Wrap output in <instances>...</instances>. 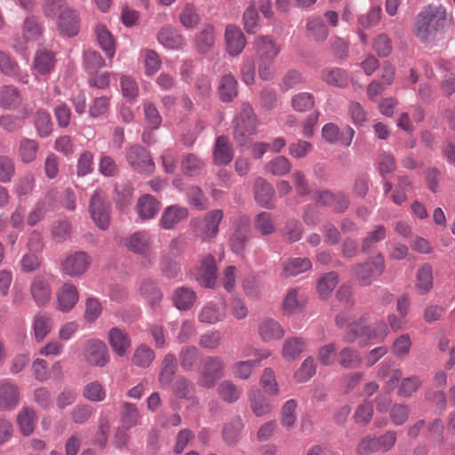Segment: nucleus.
Segmentation results:
<instances>
[{
    "label": "nucleus",
    "mask_w": 455,
    "mask_h": 455,
    "mask_svg": "<svg viewBox=\"0 0 455 455\" xmlns=\"http://www.w3.org/2000/svg\"><path fill=\"white\" fill-rule=\"evenodd\" d=\"M446 20V10L442 4L426 5L417 15L414 34L420 41L427 42L443 28Z\"/></svg>",
    "instance_id": "f257e3e1"
},
{
    "label": "nucleus",
    "mask_w": 455,
    "mask_h": 455,
    "mask_svg": "<svg viewBox=\"0 0 455 455\" xmlns=\"http://www.w3.org/2000/svg\"><path fill=\"white\" fill-rule=\"evenodd\" d=\"M258 124L259 120L252 107L247 102L243 103L240 113L232 122L233 137L238 147L248 144L250 137L257 133Z\"/></svg>",
    "instance_id": "f03ea898"
},
{
    "label": "nucleus",
    "mask_w": 455,
    "mask_h": 455,
    "mask_svg": "<svg viewBox=\"0 0 455 455\" xmlns=\"http://www.w3.org/2000/svg\"><path fill=\"white\" fill-rule=\"evenodd\" d=\"M225 371L226 363L221 357L208 355L203 361L197 382L203 387L212 388L225 376Z\"/></svg>",
    "instance_id": "7ed1b4c3"
},
{
    "label": "nucleus",
    "mask_w": 455,
    "mask_h": 455,
    "mask_svg": "<svg viewBox=\"0 0 455 455\" xmlns=\"http://www.w3.org/2000/svg\"><path fill=\"white\" fill-rule=\"evenodd\" d=\"M111 206L102 190L97 189L90 198L89 212L95 225L101 230L108 228Z\"/></svg>",
    "instance_id": "20e7f679"
},
{
    "label": "nucleus",
    "mask_w": 455,
    "mask_h": 455,
    "mask_svg": "<svg viewBox=\"0 0 455 455\" xmlns=\"http://www.w3.org/2000/svg\"><path fill=\"white\" fill-rule=\"evenodd\" d=\"M385 270V260L381 254L370 258L363 264L354 267L355 275L361 285H370Z\"/></svg>",
    "instance_id": "39448f33"
},
{
    "label": "nucleus",
    "mask_w": 455,
    "mask_h": 455,
    "mask_svg": "<svg viewBox=\"0 0 455 455\" xmlns=\"http://www.w3.org/2000/svg\"><path fill=\"white\" fill-rule=\"evenodd\" d=\"M129 165L141 174H151L155 171V163L149 152L139 144L130 146L125 153Z\"/></svg>",
    "instance_id": "423d86ee"
},
{
    "label": "nucleus",
    "mask_w": 455,
    "mask_h": 455,
    "mask_svg": "<svg viewBox=\"0 0 455 455\" xmlns=\"http://www.w3.org/2000/svg\"><path fill=\"white\" fill-rule=\"evenodd\" d=\"M152 239L150 235L146 231H139L130 235L126 241L127 249L136 254L142 255L147 261L145 266L150 265L155 259V256L150 251Z\"/></svg>",
    "instance_id": "0eeeda50"
},
{
    "label": "nucleus",
    "mask_w": 455,
    "mask_h": 455,
    "mask_svg": "<svg viewBox=\"0 0 455 455\" xmlns=\"http://www.w3.org/2000/svg\"><path fill=\"white\" fill-rule=\"evenodd\" d=\"M92 263V259L84 251H76L68 255L61 261V271L70 277L80 276L86 272Z\"/></svg>",
    "instance_id": "6e6552de"
},
{
    "label": "nucleus",
    "mask_w": 455,
    "mask_h": 455,
    "mask_svg": "<svg viewBox=\"0 0 455 455\" xmlns=\"http://www.w3.org/2000/svg\"><path fill=\"white\" fill-rule=\"evenodd\" d=\"M251 225L247 218L238 220L234 227V231L229 237L231 251L236 255H242L245 251L247 242L250 239Z\"/></svg>",
    "instance_id": "1a4fd4ad"
},
{
    "label": "nucleus",
    "mask_w": 455,
    "mask_h": 455,
    "mask_svg": "<svg viewBox=\"0 0 455 455\" xmlns=\"http://www.w3.org/2000/svg\"><path fill=\"white\" fill-rule=\"evenodd\" d=\"M252 47L258 60H275L281 52V45L270 36H257Z\"/></svg>",
    "instance_id": "9d476101"
},
{
    "label": "nucleus",
    "mask_w": 455,
    "mask_h": 455,
    "mask_svg": "<svg viewBox=\"0 0 455 455\" xmlns=\"http://www.w3.org/2000/svg\"><path fill=\"white\" fill-rule=\"evenodd\" d=\"M50 276L47 275H36L30 283V294L38 307L46 306L52 299Z\"/></svg>",
    "instance_id": "9b49d317"
},
{
    "label": "nucleus",
    "mask_w": 455,
    "mask_h": 455,
    "mask_svg": "<svg viewBox=\"0 0 455 455\" xmlns=\"http://www.w3.org/2000/svg\"><path fill=\"white\" fill-rule=\"evenodd\" d=\"M224 40L227 52L233 57L240 55L246 46V38L240 28L234 24L226 26Z\"/></svg>",
    "instance_id": "f8f14e48"
},
{
    "label": "nucleus",
    "mask_w": 455,
    "mask_h": 455,
    "mask_svg": "<svg viewBox=\"0 0 455 455\" xmlns=\"http://www.w3.org/2000/svg\"><path fill=\"white\" fill-rule=\"evenodd\" d=\"M84 355L87 362L97 367H103L109 362L106 344L99 339H91L85 345Z\"/></svg>",
    "instance_id": "ddd939ff"
},
{
    "label": "nucleus",
    "mask_w": 455,
    "mask_h": 455,
    "mask_svg": "<svg viewBox=\"0 0 455 455\" xmlns=\"http://www.w3.org/2000/svg\"><path fill=\"white\" fill-rule=\"evenodd\" d=\"M284 333V329L280 323L272 317H263L259 321L258 334L265 343L279 340Z\"/></svg>",
    "instance_id": "4468645a"
},
{
    "label": "nucleus",
    "mask_w": 455,
    "mask_h": 455,
    "mask_svg": "<svg viewBox=\"0 0 455 455\" xmlns=\"http://www.w3.org/2000/svg\"><path fill=\"white\" fill-rule=\"evenodd\" d=\"M354 135V129L348 125L340 132L336 124L328 123L322 129L323 138L330 144L339 142L343 146L347 147L352 143Z\"/></svg>",
    "instance_id": "2eb2a0df"
},
{
    "label": "nucleus",
    "mask_w": 455,
    "mask_h": 455,
    "mask_svg": "<svg viewBox=\"0 0 455 455\" xmlns=\"http://www.w3.org/2000/svg\"><path fill=\"white\" fill-rule=\"evenodd\" d=\"M188 217V208L180 204H172L164 208L159 220L162 228L171 230Z\"/></svg>",
    "instance_id": "dca6fc26"
},
{
    "label": "nucleus",
    "mask_w": 455,
    "mask_h": 455,
    "mask_svg": "<svg viewBox=\"0 0 455 455\" xmlns=\"http://www.w3.org/2000/svg\"><path fill=\"white\" fill-rule=\"evenodd\" d=\"M197 281L202 286L207 288L215 287L217 283V266L215 258L212 254L203 258Z\"/></svg>",
    "instance_id": "f3484780"
},
{
    "label": "nucleus",
    "mask_w": 455,
    "mask_h": 455,
    "mask_svg": "<svg viewBox=\"0 0 455 455\" xmlns=\"http://www.w3.org/2000/svg\"><path fill=\"white\" fill-rule=\"evenodd\" d=\"M226 317V305L213 301L205 304L198 313V321L206 324H215Z\"/></svg>",
    "instance_id": "a211bd4d"
},
{
    "label": "nucleus",
    "mask_w": 455,
    "mask_h": 455,
    "mask_svg": "<svg viewBox=\"0 0 455 455\" xmlns=\"http://www.w3.org/2000/svg\"><path fill=\"white\" fill-rule=\"evenodd\" d=\"M173 395L179 399H185L190 403V406H197L198 398L195 395V387L192 381L185 376L179 375L172 386Z\"/></svg>",
    "instance_id": "6ab92c4d"
},
{
    "label": "nucleus",
    "mask_w": 455,
    "mask_h": 455,
    "mask_svg": "<svg viewBox=\"0 0 455 455\" xmlns=\"http://www.w3.org/2000/svg\"><path fill=\"white\" fill-rule=\"evenodd\" d=\"M215 27L211 23H205L195 35L194 44L200 53L209 52L215 45Z\"/></svg>",
    "instance_id": "aec40b11"
},
{
    "label": "nucleus",
    "mask_w": 455,
    "mask_h": 455,
    "mask_svg": "<svg viewBox=\"0 0 455 455\" xmlns=\"http://www.w3.org/2000/svg\"><path fill=\"white\" fill-rule=\"evenodd\" d=\"M57 25L63 35L75 36L79 32V16L70 8L64 9L58 17Z\"/></svg>",
    "instance_id": "412c9836"
},
{
    "label": "nucleus",
    "mask_w": 455,
    "mask_h": 455,
    "mask_svg": "<svg viewBox=\"0 0 455 455\" xmlns=\"http://www.w3.org/2000/svg\"><path fill=\"white\" fill-rule=\"evenodd\" d=\"M275 189L266 180L259 177L254 184V197L256 202L266 209L274 208Z\"/></svg>",
    "instance_id": "4be33fe9"
},
{
    "label": "nucleus",
    "mask_w": 455,
    "mask_h": 455,
    "mask_svg": "<svg viewBox=\"0 0 455 455\" xmlns=\"http://www.w3.org/2000/svg\"><path fill=\"white\" fill-rule=\"evenodd\" d=\"M79 295L75 285L65 283L57 291L58 308L62 312H69L78 302Z\"/></svg>",
    "instance_id": "5701e85b"
},
{
    "label": "nucleus",
    "mask_w": 455,
    "mask_h": 455,
    "mask_svg": "<svg viewBox=\"0 0 455 455\" xmlns=\"http://www.w3.org/2000/svg\"><path fill=\"white\" fill-rule=\"evenodd\" d=\"M234 157V150L229 140L226 136L216 139L213 148V163L217 165H228Z\"/></svg>",
    "instance_id": "b1692460"
},
{
    "label": "nucleus",
    "mask_w": 455,
    "mask_h": 455,
    "mask_svg": "<svg viewBox=\"0 0 455 455\" xmlns=\"http://www.w3.org/2000/svg\"><path fill=\"white\" fill-rule=\"evenodd\" d=\"M139 292L151 307L158 305L163 299L161 290L150 278H142L140 281Z\"/></svg>",
    "instance_id": "393cba45"
},
{
    "label": "nucleus",
    "mask_w": 455,
    "mask_h": 455,
    "mask_svg": "<svg viewBox=\"0 0 455 455\" xmlns=\"http://www.w3.org/2000/svg\"><path fill=\"white\" fill-rule=\"evenodd\" d=\"M94 34L101 50L107 58L112 59L116 54V43L110 31L102 24H98L94 28Z\"/></svg>",
    "instance_id": "a878e982"
},
{
    "label": "nucleus",
    "mask_w": 455,
    "mask_h": 455,
    "mask_svg": "<svg viewBox=\"0 0 455 455\" xmlns=\"http://www.w3.org/2000/svg\"><path fill=\"white\" fill-rule=\"evenodd\" d=\"M159 208V202L153 196L148 194L140 197L136 204V212L143 220L155 218Z\"/></svg>",
    "instance_id": "bb28decb"
},
{
    "label": "nucleus",
    "mask_w": 455,
    "mask_h": 455,
    "mask_svg": "<svg viewBox=\"0 0 455 455\" xmlns=\"http://www.w3.org/2000/svg\"><path fill=\"white\" fill-rule=\"evenodd\" d=\"M224 217V212L220 209H215L208 212L204 218V228L202 236L204 239L214 238L219 233V226Z\"/></svg>",
    "instance_id": "cd10ccee"
},
{
    "label": "nucleus",
    "mask_w": 455,
    "mask_h": 455,
    "mask_svg": "<svg viewBox=\"0 0 455 455\" xmlns=\"http://www.w3.org/2000/svg\"><path fill=\"white\" fill-rule=\"evenodd\" d=\"M108 338L111 348L119 356L124 355L131 347L129 337L119 328H112Z\"/></svg>",
    "instance_id": "c85d7f7f"
},
{
    "label": "nucleus",
    "mask_w": 455,
    "mask_h": 455,
    "mask_svg": "<svg viewBox=\"0 0 455 455\" xmlns=\"http://www.w3.org/2000/svg\"><path fill=\"white\" fill-rule=\"evenodd\" d=\"M20 398L17 385L4 380L0 382V406L5 409H12Z\"/></svg>",
    "instance_id": "c756f323"
},
{
    "label": "nucleus",
    "mask_w": 455,
    "mask_h": 455,
    "mask_svg": "<svg viewBox=\"0 0 455 455\" xmlns=\"http://www.w3.org/2000/svg\"><path fill=\"white\" fill-rule=\"evenodd\" d=\"M157 39L164 47L171 50H179L184 45L182 35L171 28H163L158 33Z\"/></svg>",
    "instance_id": "7c9ffc66"
},
{
    "label": "nucleus",
    "mask_w": 455,
    "mask_h": 455,
    "mask_svg": "<svg viewBox=\"0 0 455 455\" xmlns=\"http://www.w3.org/2000/svg\"><path fill=\"white\" fill-rule=\"evenodd\" d=\"M37 422V415L34 409L23 408L17 415V424L23 435H29L33 433Z\"/></svg>",
    "instance_id": "2f4dec72"
},
{
    "label": "nucleus",
    "mask_w": 455,
    "mask_h": 455,
    "mask_svg": "<svg viewBox=\"0 0 455 455\" xmlns=\"http://www.w3.org/2000/svg\"><path fill=\"white\" fill-rule=\"evenodd\" d=\"M52 318L46 312H39L33 318V331L37 341H42L51 331Z\"/></svg>",
    "instance_id": "473e14b6"
},
{
    "label": "nucleus",
    "mask_w": 455,
    "mask_h": 455,
    "mask_svg": "<svg viewBox=\"0 0 455 455\" xmlns=\"http://www.w3.org/2000/svg\"><path fill=\"white\" fill-rule=\"evenodd\" d=\"M220 98L223 102H230L237 96V81L231 74L224 75L219 85Z\"/></svg>",
    "instance_id": "72a5a7b5"
},
{
    "label": "nucleus",
    "mask_w": 455,
    "mask_h": 455,
    "mask_svg": "<svg viewBox=\"0 0 455 455\" xmlns=\"http://www.w3.org/2000/svg\"><path fill=\"white\" fill-rule=\"evenodd\" d=\"M307 343L300 337H291L283 341L282 355L286 360L296 359L306 348Z\"/></svg>",
    "instance_id": "f704fd0d"
},
{
    "label": "nucleus",
    "mask_w": 455,
    "mask_h": 455,
    "mask_svg": "<svg viewBox=\"0 0 455 455\" xmlns=\"http://www.w3.org/2000/svg\"><path fill=\"white\" fill-rule=\"evenodd\" d=\"M251 408L257 417H262L269 413L272 406L269 401L259 389H251L249 394Z\"/></svg>",
    "instance_id": "c9c22d12"
},
{
    "label": "nucleus",
    "mask_w": 455,
    "mask_h": 455,
    "mask_svg": "<svg viewBox=\"0 0 455 455\" xmlns=\"http://www.w3.org/2000/svg\"><path fill=\"white\" fill-rule=\"evenodd\" d=\"M34 125L36 133L41 138L49 137L53 130V124L50 114L44 109H38L34 116Z\"/></svg>",
    "instance_id": "e433bc0d"
},
{
    "label": "nucleus",
    "mask_w": 455,
    "mask_h": 455,
    "mask_svg": "<svg viewBox=\"0 0 455 455\" xmlns=\"http://www.w3.org/2000/svg\"><path fill=\"white\" fill-rule=\"evenodd\" d=\"M22 102L20 91L12 86H4L0 92V106L6 109H14Z\"/></svg>",
    "instance_id": "4c0bfd02"
},
{
    "label": "nucleus",
    "mask_w": 455,
    "mask_h": 455,
    "mask_svg": "<svg viewBox=\"0 0 455 455\" xmlns=\"http://www.w3.org/2000/svg\"><path fill=\"white\" fill-rule=\"evenodd\" d=\"M39 145L35 140L23 138L18 148V154L22 163L29 164L36 160Z\"/></svg>",
    "instance_id": "58836bf2"
},
{
    "label": "nucleus",
    "mask_w": 455,
    "mask_h": 455,
    "mask_svg": "<svg viewBox=\"0 0 455 455\" xmlns=\"http://www.w3.org/2000/svg\"><path fill=\"white\" fill-rule=\"evenodd\" d=\"M196 300V292L187 287H180L173 293L174 305L180 310H188Z\"/></svg>",
    "instance_id": "ea45409f"
},
{
    "label": "nucleus",
    "mask_w": 455,
    "mask_h": 455,
    "mask_svg": "<svg viewBox=\"0 0 455 455\" xmlns=\"http://www.w3.org/2000/svg\"><path fill=\"white\" fill-rule=\"evenodd\" d=\"M311 267V261L307 258L290 259L283 263L282 275L285 277L295 276L308 270Z\"/></svg>",
    "instance_id": "a19ab883"
},
{
    "label": "nucleus",
    "mask_w": 455,
    "mask_h": 455,
    "mask_svg": "<svg viewBox=\"0 0 455 455\" xmlns=\"http://www.w3.org/2000/svg\"><path fill=\"white\" fill-rule=\"evenodd\" d=\"M177 370L176 357L173 354L168 353L164 355L162 369L159 373V382L162 386H168L173 379Z\"/></svg>",
    "instance_id": "79ce46f5"
},
{
    "label": "nucleus",
    "mask_w": 455,
    "mask_h": 455,
    "mask_svg": "<svg viewBox=\"0 0 455 455\" xmlns=\"http://www.w3.org/2000/svg\"><path fill=\"white\" fill-rule=\"evenodd\" d=\"M204 166V162L193 153L185 155L180 164L181 171L186 176L198 175Z\"/></svg>",
    "instance_id": "37998d69"
},
{
    "label": "nucleus",
    "mask_w": 455,
    "mask_h": 455,
    "mask_svg": "<svg viewBox=\"0 0 455 455\" xmlns=\"http://www.w3.org/2000/svg\"><path fill=\"white\" fill-rule=\"evenodd\" d=\"M387 236V229L383 225H376L373 228L366 233L362 241L361 249L363 252H367L375 245L383 241Z\"/></svg>",
    "instance_id": "c03bdc74"
},
{
    "label": "nucleus",
    "mask_w": 455,
    "mask_h": 455,
    "mask_svg": "<svg viewBox=\"0 0 455 455\" xmlns=\"http://www.w3.org/2000/svg\"><path fill=\"white\" fill-rule=\"evenodd\" d=\"M322 78L330 85L336 87H346L348 84L347 73L339 68H327L323 71Z\"/></svg>",
    "instance_id": "a18cd8bd"
},
{
    "label": "nucleus",
    "mask_w": 455,
    "mask_h": 455,
    "mask_svg": "<svg viewBox=\"0 0 455 455\" xmlns=\"http://www.w3.org/2000/svg\"><path fill=\"white\" fill-rule=\"evenodd\" d=\"M54 54L48 50H39L34 59V68L38 73L44 75L49 73L54 67Z\"/></svg>",
    "instance_id": "49530a36"
},
{
    "label": "nucleus",
    "mask_w": 455,
    "mask_h": 455,
    "mask_svg": "<svg viewBox=\"0 0 455 455\" xmlns=\"http://www.w3.org/2000/svg\"><path fill=\"white\" fill-rule=\"evenodd\" d=\"M254 228L262 235H269L275 233V225L270 212H261L254 218Z\"/></svg>",
    "instance_id": "de8ad7c7"
},
{
    "label": "nucleus",
    "mask_w": 455,
    "mask_h": 455,
    "mask_svg": "<svg viewBox=\"0 0 455 455\" xmlns=\"http://www.w3.org/2000/svg\"><path fill=\"white\" fill-rule=\"evenodd\" d=\"M199 351L195 346H185L179 353L181 368L185 371H193L198 360Z\"/></svg>",
    "instance_id": "09e8293b"
},
{
    "label": "nucleus",
    "mask_w": 455,
    "mask_h": 455,
    "mask_svg": "<svg viewBox=\"0 0 455 455\" xmlns=\"http://www.w3.org/2000/svg\"><path fill=\"white\" fill-rule=\"evenodd\" d=\"M243 423L241 417L234 418L230 422L225 425L223 428V438L228 444H235L240 438Z\"/></svg>",
    "instance_id": "8fccbe9b"
},
{
    "label": "nucleus",
    "mask_w": 455,
    "mask_h": 455,
    "mask_svg": "<svg viewBox=\"0 0 455 455\" xmlns=\"http://www.w3.org/2000/svg\"><path fill=\"white\" fill-rule=\"evenodd\" d=\"M307 32L308 36L315 41H324L329 35L327 27L319 17L311 18L307 20Z\"/></svg>",
    "instance_id": "3c124183"
},
{
    "label": "nucleus",
    "mask_w": 455,
    "mask_h": 455,
    "mask_svg": "<svg viewBox=\"0 0 455 455\" xmlns=\"http://www.w3.org/2000/svg\"><path fill=\"white\" fill-rule=\"evenodd\" d=\"M122 409L121 422L123 427L125 429L135 427L140 418V412L136 405L129 402H123Z\"/></svg>",
    "instance_id": "603ef678"
},
{
    "label": "nucleus",
    "mask_w": 455,
    "mask_h": 455,
    "mask_svg": "<svg viewBox=\"0 0 455 455\" xmlns=\"http://www.w3.org/2000/svg\"><path fill=\"white\" fill-rule=\"evenodd\" d=\"M0 71L5 76L17 78L22 83H27V80L20 77V67L17 62L3 51H0Z\"/></svg>",
    "instance_id": "864d4df0"
},
{
    "label": "nucleus",
    "mask_w": 455,
    "mask_h": 455,
    "mask_svg": "<svg viewBox=\"0 0 455 455\" xmlns=\"http://www.w3.org/2000/svg\"><path fill=\"white\" fill-rule=\"evenodd\" d=\"M217 392L223 401L232 403L240 398L242 389L235 386L232 381L224 380L219 385Z\"/></svg>",
    "instance_id": "5fc2aeb1"
},
{
    "label": "nucleus",
    "mask_w": 455,
    "mask_h": 455,
    "mask_svg": "<svg viewBox=\"0 0 455 455\" xmlns=\"http://www.w3.org/2000/svg\"><path fill=\"white\" fill-rule=\"evenodd\" d=\"M417 290L420 294L428 292L433 287V274L430 265H423L417 273Z\"/></svg>",
    "instance_id": "6e6d98bb"
},
{
    "label": "nucleus",
    "mask_w": 455,
    "mask_h": 455,
    "mask_svg": "<svg viewBox=\"0 0 455 455\" xmlns=\"http://www.w3.org/2000/svg\"><path fill=\"white\" fill-rule=\"evenodd\" d=\"M338 362L345 369H355L361 365L362 359L356 350L345 347L339 352Z\"/></svg>",
    "instance_id": "4d7b16f0"
},
{
    "label": "nucleus",
    "mask_w": 455,
    "mask_h": 455,
    "mask_svg": "<svg viewBox=\"0 0 455 455\" xmlns=\"http://www.w3.org/2000/svg\"><path fill=\"white\" fill-rule=\"evenodd\" d=\"M107 395V392L103 385L95 380L86 384L83 389V396L94 403L102 402Z\"/></svg>",
    "instance_id": "13d9d810"
},
{
    "label": "nucleus",
    "mask_w": 455,
    "mask_h": 455,
    "mask_svg": "<svg viewBox=\"0 0 455 455\" xmlns=\"http://www.w3.org/2000/svg\"><path fill=\"white\" fill-rule=\"evenodd\" d=\"M180 21L186 28H194L201 21V17L195 4H187L180 13Z\"/></svg>",
    "instance_id": "bf43d9fd"
},
{
    "label": "nucleus",
    "mask_w": 455,
    "mask_h": 455,
    "mask_svg": "<svg viewBox=\"0 0 455 455\" xmlns=\"http://www.w3.org/2000/svg\"><path fill=\"white\" fill-rule=\"evenodd\" d=\"M291 169V162L283 156L274 157L266 165V171L275 176H283L289 173Z\"/></svg>",
    "instance_id": "052dcab7"
},
{
    "label": "nucleus",
    "mask_w": 455,
    "mask_h": 455,
    "mask_svg": "<svg viewBox=\"0 0 455 455\" xmlns=\"http://www.w3.org/2000/svg\"><path fill=\"white\" fill-rule=\"evenodd\" d=\"M83 63L85 70L90 74H94L105 66L104 59L94 50H88L84 52Z\"/></svg>",
    "instance_id": "680f3d73"
},
{
    "label": "nucleus",
    "mask_w": 455,
    "mask_h": 455,
    "mask_svg": "<svg viewBox=\"0 0 455 455\" xmlns=\"http://www.w3.org/2000/svg\"><path fill=\"white\" fill-rule=\"evenodd\" d=\"M292 108L297 112H307L315 106V97L310 92H299L291 100Z\"/></svg>",
    "instance_id": "e2e57ef3"
},
{
    "label": "nucleus",
    "mask_w": 455,
    "mask_h": 455,
    "mask_svg": "<svg viewBox=\"0 0 455 455\" xmlns=\"http://www.w3.org/2000/svg\"><path fill=\"white\" fill-rule=\"evenodd\" d=\"M254 368H256V361L244 360L235 363L231 367V371L235 378L246 380L251 376Z\"/></svg>",
    "instance_id": "0e129e2a"
},
{
    "label": "nucleus",
    "mask_w": 455,
    "mask_h": 455,
    "mask_svg": "<svg viewBox=\"0 0 455 455\" xmlns=\"http://www.w3.org/2000/svg\"><path fill=\"white\" fill-rule=\"evenodd\" d=\"M339 276L335 272H329L322 276L318 282L319 295L323 299L328 298L337 286Z\"/></svg>",
    "instance_id": "69168bd1"
},
{
    "label": "nucleus",
    "mask_w": 455,
    "mask_h": 455,
    "mask_svg": "<svg viewBox=\"0 0 455 455\" xmlns=\"http://www.w3.org/2000/svg\"><path fill=\"white\" fill-rule=\"evenodd\" d=\"M52 238L56 243H64L71 238V224L67 220L55 222L51 229Z\"/></svg>",
    "instance_id": "338daca9"
},
{
    "label": "nucleus",
    "mask_w": 455,
    "mask_h": 455,
    "mask_svg": "<svg viewBox=\"0 0 455 455\" xmlns=\"http://www.w3.org/2000/svg\"><path fill=\"white\" fill-rule=\"evenodd\" d=\"M154 359V351L146 345H140L133 354L132 363L140 367H148Z\"/></svg>",
    "instance_id": "774afa93"
}]
</instances>
